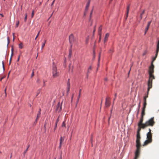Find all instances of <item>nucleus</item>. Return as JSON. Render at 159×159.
I'll return each mask as SVG.
<instances>
[{
  "label": "nucleus",
  "mask_w": 159,
  "mask_h": 159,
  "mask_svg": "<svg viewBox=\"0 0 159 159\" xmlns=\"http://www.w3.org/2000/svg\"><path fill=\"white\" fill-rule=\"evenodd\" d=\"M155 122L154 121V117L151 118L148 120L145 123L143 124L142 129H144L148 126H153Z\"/></svg>",
  "instance_id": "nucleus-1"
},
{
  "label": "nucleus",
  "mask_w": 159,
  "mask_h": 159,
  "mask_svg": "<svg viewBox=\"0 0 159 159\" xmlns=\"http://www.w3.org/2000/svg\"><path fill=\"white\" fill-rule=\"evenodd\" d=\"M152 134L147 133V134L146 140L144 143L143 146H146L149 143H151L152 141Z\"/></svg>",
  "instance_id": "nucleus-2"
},
{
  "label": "nucleus",
  "mask_w": 159,
  "mask_h": 159,
  "mask_svg": "<svg viewBox=\"0 0 159 159\" xmlns=\"http://www.w3.org/2000/svg\"><path fill=\"white\" fill-rule=\"evenodd\" d=\"M154 79L152 78H149V79L148 80V93H149V91L150 89H151L152 87V80Z\"/></svg>",
  "instance_id": "nucleus-3"
},
{
  "label": "nucleus",
  "mask_w": 159,
  "mask_h": 159,
  "mask_svg": "<svg viewBox=\"0 0 159 159\" xmlns=\"http://www.w3.org/2000/svg\"><path fill=\"white\" fill-rule=\"evenodd\" d=\"M136 150L135 152V157L134 159H137L139 156L140 147L136 146Z\"/></svg>",
  "instance_id": "nucleus-4"
},
{
  "label": "nucleus",
  "mask_w": 159,
  "mask_h": 159,
  "mask_svg": "<svg viewBox=\"0 0 159 159\" xmlns=\"http://www.w3.org/2000/svg\"><path fill=\"white\" fill-rule=\"evenodd\" d=\"M105 105L106 107H109L110 105V98L109 97H107L106 99V102Z\"/></svg>",
  "instance_id": "nucleus-5"
},
{
  "label": "nucleus",
  "mask_w": 159,
  "mask_h": 159,
  "mask_svg": "<svg viewBox=\"0 0 159 159\" xmlns=\"http://www.w3.org/2000/svg\"><path fill=\"white\" fill-rule=\"evenodd\" d=\"M69 41L71 44L75 41V39H74L72 34H71L69 36Z\"/></svg>",
  "instance_id": "nucleus-6"
},
{
  "label": "nucleus",
  "mask_w": 159,
  "mask_h": 159,
  "mask_svg": "<svg viewBox=\"0 0 159 159\" xmlns=\"http://www.w3.org/2000/svg\"><path fill=\"white\" fill-rule=\"evenodd\" d=\"M53 76L54 77H56L57 76V69L56 67H53L52 68Z\"/></svg>",
  "instance_id": "nucleus-7"
},
{
  "label": "nucleus",
  "mask_w": 159,
  "mask_h": 159,
  "mask_svg": "<svg viewBox=\"0 0 159 159\" xmlns=\"http://www.w3.org/2000/svg\"><path fill=\"white\" fill-rule=\"evenodd\" d=\"M140 139H136V146L141 147V144L140 142Z\"/></svg>",
  "instance_id": "nucleus-8"
},
{
  "label": "nucleus",
  "mask_w": 159,
  "mask_h": 159,
  "mask_svg": "<svg viewBox=\"0 0 159 159\" xmlns=\"http://www.w3.org/2000/svg\"><path fill=\"white\" fill-rule=\"evenodd\" d=\"M143 117L141 116L140 121L138 124V126H139L140 125H142L143 126V124H144L143 123Z\"/></svg>",
  "instance_id": "nucleus-9"
},
{
  "label": "nucleus",
  "mask_w": 159,
  "mask_h": 159,
  "mask_svg": "<svg viewBox=\"0 0 159 159\" xmlns=\"http://www.w3.org/2000/svg\"><path fill=\"white\" fill-rule=\"evenodd\" d=\"M7 87H6L4 89V93H3L2 95V98L3 99L6 98L7 96V94L6 93Z\"/></svg>",
  "instance_id": "nucleus-10"
},
{
  "label": "nucleus",
  "mask_w": 159,
  "mask_h": 159,
  "mask_svg": "<svg viewBox=\"0 0 159 159\" xmlns=\"http://www.w3.org/2000/svg\"><path fill=\"white\" fill-rule=\"evenodd\" d=\"M69 80L70 79H69L68 80V81L67 83V94H68V92H69L70 89V83L69 82Z\"/></svg>",
  "instance_id": "nucleus-11"
},
{
  "label": "nucleus",
  "mask_w": 159,
  "mask_h": 159,
  "mask_svg": "<svg viewBox=\"0 0 159 159\" xmlns=\"http://www.w3.org/2000/svg\"><path fill=\"white\" fill-rule=\"evenodd\" d=\"M59 116H58V118L56 121V122L55 123V127H54V131H55L56 128H57V123L59 121Z\"/></svg>",
  "instance_id": "nucleus-12"
},
{
  "label": "nucleus",
  "mask_w": 159,
  "mask_h": 159,
  "mask_svg": "<svg viewBox=\"0 0 159 159\" xmlns=\"http://www.w3.org/2000/svg\"><path fill=\"white\" fill-rule=\"evenodd\" d=\"M90 3V1L89 0L86 4V6L85 7V11H87V10L89 8V7Z\"/></svg>",
  "instance_id": "nucleus-13"
},
{
  "label": "nucleus",
  "mask_w": 159,
  "mask_h": 159,
  "mask_svg": "<svg viewBox=\"0 0 159 159\" xmlns=\"http://www.w3.org/2000/svg\"><path fill=\"white\" fill-rule=\"evenodd\" d=\"M41 110L40 109H39V111H38V113L37 115V117H36V120H38L39 118L40 117L41 115Z\"/></svg>",
  "instance_id": "nucleus-14"
},
{
  "label": "nucleus",
  "mask_w": 159,
  "mask_h": 159,
  "mask_svg": "<svg viewBox=\"0 0 159 159\" xmlns=\"http://www.w3.org/2000/svg\"><path fill=\"white\" fill-rule=\"evenodd\" d=\"M109 34L108 33H107L105 35V39H104V42H106L109 36Z\"/></svg>",
  "instance_id": "nucleus-15"
},
{
  "label": "nucleus",
  "mask_w": 159,
  "mask_h": 159,
  "mask_svg": "<svg viewBox=\"0 0 159 159\" xmlns=\"http://www.w3.org/2000/svg\"><path fill=\"white\" fill-rule=\"evenodd\" d=\"M145 109H143V108L142 109L141 116L143 117L145 115Z\"/></svg>",
  "instance_id": "nucleus-16"
},
{
  "label": "nucleus",
  "mask_w": 159,
  "mask_h": 159,
  "mask_svg": "<svg viewBox=\"0 0 159 159\" xmlns=\"http://www.w3.org/2000/svg\"><path fill=\"white\" fill-rule=\"evenodd\" d=\"M102 30V26H100L98 29V34L99 35L101 36V32Z\"/></svg>",
  "instance_id": "nucleus-17"
},
{
  "label": "nucleus",
  "mask_w": 159,
  "mask_h": 159,
  "mask_svg": "<svg viewBox=\"0 0 159 159\" xmlns=\"http://www.w3.org/2000/svg\"><path fill=\"white\" fill-rule=\"evenodd\" d=\"M142 125H140L138 126V129L137 131V133H140V132L141 130V129H142Z\"/></svg>",
  "instance_id": "nucleus-18"
},
{
  "label": "nucleus",
  "mask_w": 159,
  "mask_h": 159,
  "mask_svg": "<svg viewBox=\"0 0 159 159\" xmlns=\"http://www.w3.org/2000/svg\"><path fill=\"white\" fill-rule=\"evenodd\" d=\"M129 5L127 6V13H126V18L128 16V15L129 11Z\"/></svg>",
  "instance_id": "nucleus-19"
},
{
  "label": "nucleus",
  "mask_w": 159,
  "mask_h": 159,
  "mask_svg": "<svg viewBox=\"0 0 159 159\" xmlns=\"http://www.w3.org/2000/svg\"><path fill=\"white\" fill-rule=\"evenodd\" d=\"M81 91V89H80L79 90V95H78V99H77V102L79 101L80 98V97Z\"/></svg>",
  "instance_id": "nucleus-20"
},
{
  "label": "nucleus",
  "mask_w": 159,
  "mask_h": 159,
  "mask_svg": "<svg viewBox=\"0 0 159 159\" xmlns=\"http://www.w3.org/2000/svg\"><path fill=\"white\" fill-rule=\"evenodd\" d=\"M60 106V102H59L58 103L57 105V108L56 109V111H58V113L60 112V110H58L59 107Z\"/></svg>",
  "instance_id": "nucleus-21"
},
{
  "label": "nucleus",
  "mask_w": 159,
  "mask_h": 159,
  "mask_svg": "<svg viewBox=\"0 0 159 159\" xmlns=\"http://www.w3.org/2000/svg\"><path fill=\"white\" fill-rule=\"evenodd\" d=\"M13 51H14V48L13 46H12L11 47V59H12V57L13 55Z\"/></svg>",
  "instance_id": "nucleus-22"
},
{
  "label": "nucleus",
  "mask_w": 159,
  "mask_h": 159,
  "mask_svg": "<svg viewBox=\"0 0 159 159\" xmlns=\"http://www.w3.org/2000/svg\"><path fill=\"white\" fill-rule=\"evenodd\" d=\"M92 70V68H91V66H90L89 68H88V71H87V76H88V74L90 72V70Z\"/></svg>",
  "instance_id": "nucleus-23"
},
{
  "label": "nucleus",
  "mask_w": 159,
  "mask_h": 159,
  "mask_svg": "<svg viewBox=\"0 0 159 159\" xmlns=\"http://www.w3.org/2000/svg\"><path fill=\"white\" fill-rule=\"evenodd\" d=\"M147 105L146 102H143V108L145 109Z\"/></svg>",
  "instance_id": "nucleus-24"
},
{
  "label": "nucleus",
  "mask_w": 159,
  "mask_h": 159,
  "mask_svg": "<svg viewBox=\"0 0 159 159\" xmlns=\"http://www.w3.org/2000/svg\"><path fill=\"white\" fill-rule=\"evenodd\" d=\"M46 40H45L44 42L42 44L41 47V50H42L43 49V47H44L45 44L46 43Z\"/></svg>",
  "instance_id": "nucleus-25"
},
{
  "label": "nucleus",
  "mask_w": 159,
  "mask_h": 159,
  "mask_svg": "<svg viewBox=\"0 0 159 159\" xmlns=\"http://www.w3.org/2000/svg\"><path fill=\"white\" fill-rule=\"evenodd\" d=\"M136 139H141L140 133H137L136 136Z\"/></svg>",
  "instance_id": "nucleus-26"
},
{
  "label": "nucleus",
  "mask_w": 159,
  "mask_h": 159,
  "mask_svg": "<svg viewBox=\"0 0 159 159\" xmlns=\"http://www.w3.org/2000/svg\"><path fill=\"white\" fill-rule=\"evenodd\" d=\"M19 47L20 49H22L23 48V44L22 43H21L19 44Z\"/></svg>",
  "instance_id": "nucleus-27"
},
{
  "label": "nucleus",
  "mask_w": 159,
  "mask_h": 159,
  "mask_svg": "<svg viewBox=\"0 0 159 159\" xmlns=\"http://www.w3.org/2000/svg\"><path fill=\"white\" fill-rule=\"evenodd\" d=\"M25 16L24 18V21L25 22H26L27 20V14L26 13L25 14Z\"/></svg>",
  "instance_id": "nucleus-28"
},
{
  "label": "nucleus",
  "mask_w": 159,
  "mask_h": 159,
  "mask_svg": "<svg viewBox=\"0 0 159 159\" xmlns=\"http://www.w3.org/2000/svg\"><path fill=\"white\" fill-rule=\"evenodd\" d=\"M72 55V51L71 50H70L69 51L68 56L69 57H70Z\"/></svg>",
  "instance_id": "nucleus-29"
},
{
  "label": "nucleus",
  "mask_w": 159,
  "mask_h": 159,
  "mask_svg": "<svg viewBox=\"0 0 159 159\" xmlns=\"http://www.w3.org/2000/svg\"><path fill=\"white\" fill-rule=\"evenodd\" d=\"M113 52H114V50H113V49L111 48L110 49V50H109V52L110 53H112Z\"/></svg>",
  "instance_id": "nucleus-30"
},
{
  "label": "nucleus",
  "mask_w": 159,
  "mask_h": 159,
  "mask_svg": "<svg viewBox=\"0 0 159 159\" xmlns=\"http://www.w3.org/2000/svg\"><path fill=\"white\" fill-rule=\"evenodd\" d=\"M61 126L62 127H66V124L65 123V121H63L62 123Z\"/></svg>",
  "instance_id": "nucleus-31"
},
{
  "label": "nucleus",
  "mask_w": 159,
  "mask_h": 159,
  "mask_svg": "<svg viewBox=\"0 0 159 159\" xmlns=\"http://www.w3.org/2000/svg\"><path fill=\"white\" fill-rule=\"evenodd\" d=\"M89 39V37L88 36L86 39L85 43L86 44H87L88 43V41Z\"/></svg>",
  "instance_id": "nucleus-32"
},
{
  "label": "nucleus",
  "mask_w": 159,
  "mask_h": 159,
  "mask_svg": "<svg viewBox=\"0 0 159 159\" xmlns=\"http://www.w3.org/2000/svg\"><path fill=\"white\" fill-rule=\"evenodd\" d=\"M41 90V89H39L38 90V92H37V95H36V97H37L39 95V93H40V92Z\"/></svg>",
  "instance_id": "nucleus-33"
},
{
  "label": "nucleus",
  "mask_w": 159,
  "mask_h": 159,
  "mask_svg": "<svg viewBox=\"0 0 159 159\" xmlns=\"http://www.w3.org/2000/svg\"><path fill=\"white\" fill-rule=\"evenodd\" d=\"M7 47H8V45L9 44V43H10V39H9V38L8 37H7Z\"/></svg>",
  "instance_id": "nucleus-34"
},
{
  "label": "nucleus",
  "mask_w": 159,
  "mask_h": 159,
  "mask_svg": "<svg viewBox=\"0 0 159 159\" xmlns=\"http://www.w3.org/2000/svg\"><path fill=\"white\" fill-rule=\"evenodd\" d=\"M2 68H3V71H4L5 70V67H4V61H2Z\"/></svg>",
  "instance_id": "nucleus-35"
},
{
  "label": "nucleus",
  "mask_w": 159,
  "mask_h": 159,
  "mask_svg": "<svg viewBox=\"0 0 159 159\" xmlns=\"http://www.w3.org/2000/svg\"><path fill=\"white\" fill-rule=\"evenodd\" d=\"M149 27L148 26H147V27L146 28H145V34L146 32L148 30V29H149Z\"/></svg>",
  "instance_id": "nucleus-36"
},
{
  "label": "nucleus",
  "mask_w": 159,
  "mask_h": 159,
  "mask_svg": "<svg viewBox=\"0 0 159 159\" xmlns=\"http://www.w3.org/2000/svg\"><path fill=\"white\" fill-rule=\"evenodd\" d=\"M157 52L159 50V41H158V43L157 44Z\"/></svg>",
  "instance_id": "nucleus-37"
},
{
  "label": "nucleus",
  "mask_w": 159,
  "mask_h": 159,
  "mask_svg": "<svg viewBox=\"0 0 159 159\" xmlns=\"http://www.w3.org/2000/svg\"><path fill=\"white\" fill-rule=\"evenodd\" d=\"M19 24V20L17 21L16 24V27H17Z\"/></svg>",
  "instance_id": "nucleus-38"
},
{
  "label": "nucleus",
  "mask_w": 159,
  "mask_h": 159,
  "mask_svg": "<svg viewBox=\"0 0 159 159\" xmlns=\"http://www.w3.org/2000/svg\"><path fill=\"white\" fill-rule=\"evenodd\" d=\"M40 31L38 32V34H37V35H36V37H35V40H36V39L37 38H38V36H39V33H40Z\"/></svg>",
  "instance_id": "nucleus-39"
},
{
  "label": "nucleus",
  "mask_w": 159,
  "mask_h": 159,
  "mask_svg": "<svg viewBox=\"0 0 159 159\" xmlns=\"http://www.w3.org/2000/svg\"><path fill=\"white\" fill-rule=\"evenodd\" d=\"M34 15V11L33 10L32 11V14H31V17L32 18L33 17Z\"/></svg>",
  "instance_id": "nucleus-40"
},
{
  "label": "nucleus",
  "mask_w": 159,
  "mask_h": 159,
  "mask_svg": "<svg viewBox=\"0 0 159 159\" xmlns=\"http://www.w3.org/2000/svg\"><path fill=\"white\" fill-rule=\"evenodd\" d=\"M116 93L115 94V97H114V100H113V103L114 104V101L116 100Z\"/></svg>",
  "instance_id": "nucleus-41"
},
{
  "label": "nucleus",
  "mask_w": 159,
  "mask_h": 159,
  "mask_svg": "<svg viewBox=\"0 0 159 159\" xmlns=\"http://www.w3.org/2000/svg\"><path fill=\"white\" fill-rule=\"evenodd\" d=\"M34 75V73L33 70L32 72L31 75V77H32Z\"/></svg>",
  "instance_id": "nucleus-42"
},
{
  "label": "nucleus",
  "mask_w": 159,
  "mask_h": 159,
  "mask_svg": "<svg viewBox=\"0 0 159 159\" xmlns=\"http://www.w3.org/2000/svg\"><path fill=\"white\" fill-rule=\"evenodd\" d=\"M28 148H27L26 149V150L23 152V154L24 155H25L26 153V152H27V151H28Z\"/></svg>",
  "instance_id": "nucleus-43"
},
{
  "label": "nucleus",
  "mask_w": 159,
  "mask_h": 159,
  "mask_svg": "<svg viewBox=\"0 0 159 159\" xmlns=\"http://www.w3.org/2000/svg\"><path fill=\"white\" fill-rule=\"evenodd\" d=\"M147 133L152 134L151 133V130L150 129H149V132Z\"/></svg>",
  "instance_id": "nucleus-44"
},
{
  "label": "nucleus",
  "mask_w": 159,
  "mask_h": 159,
  "mask_svg": "<svg viewBox=\"0 0 159 159\" xmlns=\"http://www.w3.org/2000/svg\"><path fill=\"white\" fill-rule=\"evenodd\" d=\"M151 21H150V22H149L148 24V25H147V26H148V27H149L151 23Z\"/></svg>",
  "instance_id": "nucleus-45"
},
{
  "label": "nucleus",
  "mask_w": 159,
  "mask_h": 159,
  "mask_svg": "<svg viewBox=\"0 0 159 159\" xmlns=\"http://www.w3.org/2000/svg\"><path fill=\"white\" fill-rule=\"evenodd\" d=\"M38 120H36V119L35 120V121L34 122V125H35L37 123V121Z\"/></svg>",
  "instance_id": "nucleus-46"
},
{
  "label": "nucleus",
  "mask_w": 159,
  "mask_h": 159,
  "mask_svg": "<svg viewBox=\"0 0 159 159\" xmlns=\"http://www.w3.org/2000/svg\"><path fill=\"white\" fill-rule=\"evenodd\" d=\"M11 57H10V60H9V65H10L11 64Z\"/></svg>",
  "instance_id": "nucleus-47"
},
{
  "label": "nucleus",
  "mask_w": 159,
  "mask_h": 159,
  "mask_svg": "<svg viewBox=\"0 0 159 159\" xmlns=\"http://www.w3.org/2000/svg\"><path fill=\"white\" fill-rule=\"evenodd\" d=\"M37 83H40V80L39 79H38L37 80Z\"/></svg>",
  "instance_id": "nucleus-48"
},
{
  "label": "nucleus",
  "mask_w": 159,
  "mask_h": 159,
  "mask_svg": "<svg viewBox=\"0 0 159 159\" xmlns=\"http://www.w3.org/2000/svg\"><path fill=\"white\" fill-rule=\"evenodd\" d=\"M143 101L144 102H146V98L145 97H144L143 98Z\"/></svg>",
  "instance_id": "nucleus-49"
},
{
  "label": "nucleus",
  "mask_w": 159,
  "mask_h": 159,
  "mask_svg": "<svg viewBox=\"0 0 159 159\" xmlns=\"http://www.w3.org/2000/svg\"><path fill=\"white\" fill-rule=\"evenodd\" d=\"M148 91L147 95L145 96L144 97H145V98H147L148 97Z\"/></svg>",
  "instance_id": "nucleus-50"
},
{
  "label": "nucleus",
  "mask_w": 159,
  "mask_h": 159,
  "mask_svg": "<svg viewBox=\"0 0 159 159\" xmlns=\"http://www.w3.org/2000/svg\"><path fill=\"white\" fill-rule=\"evenodd\" d=\"M144 12H145V10H143V12H142L141 14H142V15H143V14H144Z\"/></svg>",
  "instance_id": "nucleus-51"
},
{
  "label": "nucleus",
  "mask_w": 159,
  "mask_h": 159,
  "mask_svg": "<svg viewBox=\"0 0 159 159\" xmlns=\"http://www.w3.org/2000/svg\"><path fill=\"white\" fill-rule=\"evenodd\" d=\"M19 60H20V56H19L18 57V59L17 60V61H19Z\"/></svg>",
  "instance_id": "nucleus-52"
},
{
  "label": "nucleus",
  "mask_w": 159,
  "mask_h": 159,
  "mask_svg": "<svg viewBox=\"0 0 159 159\" xmlns=\"http://www.w3.org/2000/svg\"><path fill=\"white\" fill-rule=\"evenodd\" d=\"M62 140H63V138L61 137L60 138V144H61V142L62 141Z\"/></svg>",
  "instance_id": "nucleus-53"
},
{
  "label": "nucleus",
  "mask_w": 159,
  "mask_h": 159,
  "mask_svg": "<svg viewBox=\"0 0 159 159\" xmlns=\"http://www.w3.org/2000/svg\"><path fill=\"white\" fill-rule=\"evenodd\" d=\"M92 12H93V10H92L91 11V12L90 13V17H91V15L92 14Z\"/></svg>",
  "instance_id": "nucleus-54"
},
{
  "label": "nucleus",
  "mask_w": 159,
  "mask_h": 159,
  "mask_svg": "<svg viewBox=\"0 0 159 159\" xmlns=\"http://www.w3.org/2000/svg\"><path fill=\"white\" fill-rule=\"evenodd\" d=\"M142 14H140V19L141 20L142 18Z\"/></svg>",
  "instance_id": "nucleus-55"
},
{
  "label": "nucleus",
  "mask_w": 159,
  "mask_h": 159,
  "mask_svg": "<svg viewBox=\"0 0 159 159\" xmlns=\"http://www.w3.org/2000/svg\"><path fill=\"white\" fill-rule=\"evenodd\" d=\"M13 41H14V39H15V38H14V33H13Z\"/></svg>",
  "instance_id": "nucleus-56"
},
{
  "label": "nucleus",
  "mask_w": 159,
  "mask_h": 159,
  "mask_svg": "<svg viewBox=\"0 0 159 159\" xmlns=\"http://www.w3.org/2000/svg\"><path fill=\"white\" fill-rule=\"evenodd\" d=\"M140 102L139 105V108L140 107Z\"/></svg>",
  "instance_id": "nucleus-57"
},
{
  "label": "nucleus",
  "mask_w": 159,
  "mask_h": 159,
  "mask_svg": "<svg viewBox=\"0 0 159 159\" xmlns=\"http://www.w3.org/2000/svg\"><path fill=\"white\" fill-rule=\"evenodd\" d=\"M54 1H53L52 2V3L51 6H52L53 5V3H54Z\"/></svg>",
  "instance_id": "nucleus-58"
},
{
  "label": "nucleus",
  "mask_w": 159,
  "mask_h": 159,
  "mask_svg": "<svg viewBox=\"0 0 159 159\" xmlns=\"http://www.w3.org/2000/svg\"><path fill=\"white\" fill-rule=\"evenodd\" d=\"M100 53L99 55V59H98V61H99V60H100Z\"/></svg>",
  "instance_id": "nucleus-59"
},
{
  "label": "nucleus",
  "mask_w": 159,
  "mask_h": 159,
  "mask_svg": "<svg viewBox=\"0 0 159 159\" xmlns=\"http://www.w3.org/2000/svg\"><path fill=\"white\" fill-rule=\"evenodd\" d=\"M45 82H44V81H43V86H45Z\"/></svg>",
  "instance_id": "nucleus-60"
},
{
  "label": "nucleus",
  "mask_w": 159,
  "mask_h": 159,
  "mask_svg": "<svg viewBox=\"0 0 159 159\" xmlns=\"http://www.w3.org/2000/svg\"><path fill=\"white\" fill-rule=\"evenodd\" d=\"M12 153H11V156H10V159H11V157H12Z\"/></svg>",
  "instance_id": "nucleus-61"
},
{
  "label": "nucleus",
  "mask_w": 159,
  "mask_h": 159,
  "mask_svg": "<svg viewBox=\"0 0 159 159\" xmlns=\"http://www.w3.org/2000/svg\"><path fill=\"white\" fill-rule=\"evenodd\" d=\"M62 94H63V95H64V91H63V92H62Z\"/></svg>",
  "instance_id": "nucleus-62"
},
{
  "label": "nucleus",
  "mask_w": 159,
  "mask_h": 159,
  "mask_svg": "<svg viewBox=\"0 0 159 159\" xmlns=\"http://www.w3.org/2000/svg\"><path fill=\"white\" fill-rule=\"evenodd\" d=\"M0 15L2 17H3V14H0Z\"/></svg>",
  "instance_id": "nucleus-63"
},
{
  "label": "nucleus",
  "mask_w": 159,
  "mask_h": 159,
  "mask_svg": "<svg viewBox=\"0 0 159 159\" xmlns=\"http://www.w3.org/2000/svg\"><path fill=\"white\" fill-rule=\"evenodd\" d=\"M95 29L93 31V34L94 33V32H95Z\"/></svg>",
  "instance_id": "nucleus-64"
}]
</instances>
